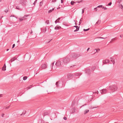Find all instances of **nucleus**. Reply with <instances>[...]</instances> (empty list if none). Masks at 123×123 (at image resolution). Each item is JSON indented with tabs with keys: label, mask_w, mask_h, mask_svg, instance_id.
<instances>
[{
	"label": "nucleus",
	"mask_w": 123,
	"mask_h": 123,
	"mask_svg": "<svg viewBox=\"0 0 123 123\" xmlns=\"http://www.w3.org/2000/svg\"><path fill=\"white\" fill-rule=\"evenodd\" d=\"M19 19L21 21H22L23 20V18H19Z\"/></svg>",
	"instance_id": "58836bf2"
},
{
	"label": "nucleus",
	"mask_w": 123,
	"mask_h": 123,
	"mask_svg": "<svg viewBox=\"0 0 123 123\" xmlns=\"http://www.w3.org/2000/svg\"><path fill=\"white\" fill-rule=\"evenodd\" d=\"M2 94H1V95H0V97H1L2 96Z\"/></svg>",
	"instance_id": "13d9d810"
},
{
	"label": "nucleus",
	"mask_w": 123,
	"mask_h": 123,
	"mask_svg": "<svg viewBox=\"0 0 123 123\" xmlns=\"http://www.w3.org/2000/svg\"><path fill=\"white\" fill-rule=\"evenodd\" d=\"M27 76H24L23 77V80H25L27 79Z\"/></svg>",
	"instance_id": "5701e85b"
},
{
	"label": "nucleus",
	"mask_w": 123,
	"mask_h": 123,
	"mask_svg": "<svg viewBox=\"0 0 123 123\" xmlns=\"http://www.w3.org/2000/svg\"><path fill=\"white\" fill-rule=\"evenodd\" d=\"M9 106H8V108H9Z\"/></svg>",
	"instance_id": "0e129e2a"
},
{
	"label": "nucleus",
	"mask_w": 123,
	"mask_h": 123,
	"mask_svg": "<svg viewBox=\"0 0 123 123\" xmlns=\"http://www.w3.org/2000/svg\"><path fill=\"white\" fill-rule=\"evenodd\" d=\"M90 29L89 28L88 29H84L83 30V31H88V30H89Z\"/></svg>",
	"instance_id": "c756f323"
},
{
	"label": "nucleus",
	"mask_w": 123,
	"mask_h": 123,
	"mask_svg": "<svg viewBox=\"0 0 123 123\" xmlns=\"http://www.w3.org/2000/svg\"><path fill=\"white\" fill-rule=\"evenodd\" d=\"M64 0H61V3H63V2Z\"/></svg>",
	"instance_id": "09e8293b"
},
{
	"label": "nucleus",
	"mask_w": 123,
	"mask_h": 123,
	"mask_svg": "<svg viewBox=\"0 0 123 123\" xmlns=\"http://www.w3.org/2000/svg\"><path fill=\"white\" fill-rule=\"evenodd\" d=\"M80 26L78 27V28H77L76 29V30H74V32H76L78 31L79 30Z\"/></svg>",
	"instance_id": "393cba45"
},
{
	"label": "nucleus",
	"mask_w": 123,
	"mask_h": 123,
	"mask_svg": "<svg viewBox=\"0 0 123 123\" xmlns=\"http://www.w3.org/2000/svg\"><path fill=\"white\" fill-rule=\"evenodd\" d=\"M49 113L48 112H44L43 114V116L44 117L46 115H48Z\"/></svg>",
	"instance_id": "9b49d317"
},
{
	"label": "nucleus",
	"mask_w": 123,
	"mask_h": 123,
	"mask_svg": "<svg viewBox=\"0 0 123 123\" xmlns=\"http://www.w3.org/2000/svg\"><path fill=\"white\" fill-rule=\"evenodd\" d=\"M96 108V107H91V108H92V109H93V108Z\"/></svg>",
	"instance_id": "6e6d98bb"
},
{
	"label": "nucleus",
	"mask_w": 123,
	"mask_h": 123,
	"mask_svg": "<svg viewBox=\"0 0 123 123\" xmlns=\"http://www.w3.org/2000/svg\"><path fill=\"white\" fill-rule=\"evenodd\" d=\"M51 40H50L49 42H48V43H49L50 42V41Z\"/></svg>",
	"instance_id": "052dcab7"
},
{
	"label": "nucleus",
	"mask_w": 123,
	"mask_h": 123,
	"mask_svg": "<svg viewBox=\"0 0 123 123\" xmlns=\"http://www.w3.org/2000/svg\"><path fill=\"white\" fill-rule=\"evenodd\" d=\"M61 60L62 61L63 64L68 63L71 60L69 56H67L61 59Z\"/></svg>",
	"instance_id": "f03ea898"
},
{
	"label": "nucleus",
	"mask_w": 123,
	"mask_h": 123,
	"mask_svg": "<svg viewBox=\"0 0 123 123\" xmlns=\"http://www.w3.org/2000/svg\"><path fill=\"white\" fill-rule=\"evenodd\" d=\"M26 0H20V3L23 5H25L26 4Z\"/></svg>",
	"instance_id": "39448f33"
},
{
	"label": "nucleus",
	"mask_w": 123,
	"mask_h": 123,
	"mask_svg": "<svg viewBox=\"0 0 123 123\" xmlns=\"http://www.w3.org/2000/svg\"><path fill=\"white\" fill-rule=\"evenodd\" d=\"M102 8L103 9H104L105 10H106L107 9V8L106 7L102 6Z\"/></svg>",
	"instance_id": "2f4dec72"
},
{
	"label": "nucleus",
	"mask_w": 123,
	"mask_h": 123,
	"mask_svg": "<svg viewBox=\"0 0 123 123\" xmlns=\"http://www.w3.org/2000/svg\"><path fill=\"white\" fill-rule=\"evenodd\" d=\"M86 105V104H85V105Z\"/></svg>",
	"instance_id": "774afa93"
},
{
	"label": "nucleus",
	"mask_w": 123,
	"mask_h": 123,
	"mask_svg": "<svg viewBox=\"0 0 123 123\" xmlns=\"http://www.w3.org/2000/svg\"><path fill=\"white\" fill-rule=\"evenodd\" d=\"M28 15H25L23 17V18H25V17L28 16Z\"/></svg>",
	"instance_id": "473e14b6"
},
{
	"label": "nucleus",
	"mask_w": 123,
	"mask_h": 123,
	"mask_svg": "<svg viewBox=\"0 0 123 123\" xmlns=\"http://www.w3.org/2000/svg\"><path fill=\"white\" fill-rule=\"evenodd\" d=\"M121 9H122L123 8V6H122V5H121Z\"/></svg>",
	"instance_id": "603ef678"
},
{
	"label": "nucleus",
	"mask_w": 123,
	"mask_h": 123,
	"mask_svg": "<svg viewBox=\"0 0 123 123\" xmlns=\"http://www.w3.org/2000/svg\"><path fill=\"white\" fill-rule=\"evenodd\" d=\"M89 111V110H85L84 112V114H86V113L88 112Z\"/></svg>",
	"instance_id": "f3484780"
},
{
	"label": "nucleus",
	"mask_w": 123,
	"mask_h": 123,
	"mask_svg": "<svg viewBox=\"0 0 123 123\" xmlns=\"http://www.w3.org/2000/svg\"><path fill=\"white\" fill-rule=\"evenodd\" d=\"M97 7H96V8H94V9L95 10H96V11H97Z\"/></svg>",
	"instance_id": "49530a36"
},
{
	"label": "nucleus",
	"mask_w": 123,
	"mask_h": 123,
	"mask_svg": "<svg viewBox=\"0 0 123 123\" xmlns=\"http://www.w3.org/2000/svg\"><path fill=\"white\" fill-rule=\"evenodd\" d=\"M74 27H75L76 28V29L77 28H78V26H74Z\"/></svg>",
	"instance_id": "de8ad7c7"
},
{
	"label": "nucleus",
	"mask_w": 123,
	"mask_h": 123,
	"mask_svg": "<svg viewBox=\"0 0 123 123\" xmlns=\"http://www.w3.org/2000/svg\"><path fill=\"white\" fill-rule=\"evenodd\" d=\"M117 89V86L115 85H112L110 86L109 88V89L113 91V92L116 91Z\"/></svg>",
	"instance_id": "20e7f679"
},
{
	"label": "nucleus",
	"mask_w": 123,
	"mask_h": 123,
	"mask_svg": "<svg viewBox=\"0 0 123 123\" xmlns=\"http://www.w3.org/2000/svg\"><path fill=\"white\" fill-rule=\"evenodd\" d=\"M63 25L66 26H68V25L67 23L65 22H64L63 23Z\"/></svg>",
	"instance_id": "b1692460"
},
{
	"label": "nucleus",
	"mask_w": 123,
	"mask_h": 123,
	"mask_svg": "<svg viewBox=\"0 0 123 123\" xmlns=\"http://www.w3.org/2000/svg\"><path fill=\"white\" fill-rule=\"evenodd\" d=\"M80 56V54H77L76 53H73L71 54V55L69 56V57L70 58H71V61L75 59Z\"/></svg>",
	"instance_id": "7ed1b4c3"
},
{
	"label": "nucleus",
	"mask_w": 123,
	"mask_h": 123,
	"mask_svg": "<svg viewBox=\"0 0 123 123\" xmlns=\"http://www.w3.org/2000/svg\"><path fill=\"white\" fill-rule=\"evenodd\" d=\"M96 38H102V39H104L105 38H103L102 37H97Z\"/></svg>",
	"instance_id": "ea45409f"
},
{
	"label": "nucleus",
	"mask_w": 123,
	"mask_h": 123,
	"mask_svg": "<svg viewBox=\"0 0 123 123\" xmlns=\"http://www.w3.org/2000/svg\"><path fill=\"white\" fill-rule=\"evenodd\" d=\"M103 6L102 5H100L99 6H98L97 7V8H98V7H102Z\"/></svg>",
	"instance_id": "7c9ffc66"
},
{
	"label": "nucleus",
	"mask_w": 123,
	"mask_h": 123,
	"mask_svg": "<svg viewBox=\"0 0 123 123\" xmlns=\"http://www.w3.org/2000/svg\"><path fill=\"white\" fill-rule=\"evenodd\" d=\"M95 68V67H94V68H94H94Z\"/></svg>",
	"instance_id": "69168bd1"
},
{
	"label": "nucleus",
	"mask_w": 123,
	"mask_h": 123,
	"mask_svg": "<svg viewBox=\"0 0 123 123\" xmlns=\"http://www.w3.org/2000/svg\"><path fill=\"white\" fill-rule=\"evenodd\" d=\"M19 42L18 41H17V42Z\"/></svg>",
	"instance_id": "338daca9"
},
{
	"label": "nucleus",
	"mask_w": 123,
	"mask_h": 123,
	"mask_svg": "<svg viewBox=\"0 0 123 123\" xmlns=\"http://www.w3.org/2000/svg\"><path fill=\"white\" fill-rule=\"evenodd\" d=\"M59 82V81H57L55 83V85H56L57 87H59L60 86L59 84L60 83Z\"/></svg>",
	"instance_id": "9d476101"
},
{
	"label": "nucleus",
	"mask_w": 123,
	"mask_h": 123,
	"mask_svg": "<svg viewBox=\"0 0 123 123\" xmlns=\"http://www.w3.org/2000/svg\"><path fill=\"white\" fill-rule=\"evenodd\" d=\"M3 17V16H2L1 17V18H2Z\"/></svg>",
	"instance_id": "bf43d9fd"
},
{
	"label": "nucleus",
	"mask_w": 123,
	"mask_h": 123,
	"mask_svg": "<svg viewBox=\"0 0 123 123\" xmlns=\"http://www.w3.org/2000/svg\"><path fill=\"white\" fill-rule=\"evenodd\" d=\"M101 22V21L100 20H99L98 21L96 22V24H100Z\"/></svg>",
	"instance_id": "412c9836"
},
{
	"label": "nucleus",
	"mask_w": 123,
	"mask_h": 123,
	"mask_svg": "<svg viewBox=\"0 0 123 123\" xmlns=\"http://www.w3.org/2000/svg\"><path fill=\"white\" fill-rule=\"evenodd\" d=\"M63 119L65 120H66L67 119V118L66 117H64L63 118Z\"/></svg>",
	"instance_id": "c9c22d12"
},
{
	"label": "nucleus",
	"mask_w": 123,
	"mask_h": 123,
	"mask_svg": "<svg viewBox=\"0 0 123 123\" xmlns=\"http://www.w3.org/2000/svg\"><path fill=\"white\" fill-rule=\"evenodd\" d=\"M59 28H61V27H55V30L58 29H59Z\"/></svg>",
	"instance_id": "a878e982"
},
{
	"label": "nucleus",
	"mask_w": 123,
	"mask_h": 123,
	"mask_svg": "<svg viewBox=\"0 0 123 123\" xmlns=\"http://www.w3.org/2000/svg\"><path fill=\"white\" fill-rule=\"evenodd\" d=\"M45 23L47 24H48L49 23V21L48 20H47L46 21Z\"/></svg>",
	"instance_id": "c85d7f7f"
},
{
	"label": "nucleus",
	"mask_w": 123,
	"mask_h": 123,
	"mask_svg": "<svg viewBox=\"0 0 123 123\" xmlns=\"http://www.w3.org/2000/svg\"><path fill=\"white\" fill-rule=\"evenodd\" d=\"M5 115V114H4V113H3V114H2V115H1V116L2 117H5V116H4Z\"/></svg>",
	"instance_id": "4c0bfd02"
},
{
	"label": "nucleus",
	"mask_w": 123,
	"mask_h": 123,
	"mask_svg": "<svg viewBox=\"0 0 123 123\" xmlns=\"http://www.w3.org/2000/svg\"><path fill=\"white\" fill-rule=\"evenodd\" d=\"M107 92V90L106 89H104L101 90V93L102 94H104L105 93Z\"/></svg>",
	"instance_id": "6e6552de"
},
{
	"label": "nucleus",
	"mask_w": 123,
	"mask_h": 123,
	"mask_svg": "<svg viewBox=\"0 0 123 123\" xmlns=\"http://www.w3.org/2000/svg\"><path fill=\"white\" fill-rule=\"evenodd\" d=\"M15 59L14 58H12L11 60L9 61V62L10 63V62H12L13 61H14L15 60ZM10 65H11L10 63Z\"/></svg>",
	"instance_id": "2eb2a0df"
},
{
	"label": "nucleus",
	"mask_w": 123,
	"mask_h": 123,
	"mask_svg": "<svg viewBox=\"0 0 123 123\" xmlns=\"http://www.w3.org/2000/svg\"><path fill=\"white\" fill-rule=\"evenodd\" d=\"M123 36V35H120V37H122Z\"/></svg>",
	"instance_id": "864d4df0"
},
{
	"label": "nucleus",
	"mask_w": 123,
	"mask_h": 123,
	"mask_svg": "<svg viewBox=\"0 0 123 123\" xmlns=\"http://www.w3.org/2000/svg\"><path fill=\"white\" fill-rule=\"evenodd\" d=\"M112 62L113 64H114L115 63V62L114 61V60H113L112 61Z\"/></svg>",
	"instance_id": "a18cd8bd"
},
{
	"label": "nucleus",
	"mask_w": 123,
	"mask_h": 123,
	"mask_svg": "<svg viewBox=\"0 0 123 123\" xmlns=\"http://www.w3.org/2000/svg\"><path fill=\"white\" fill-rule=\"evenodd\" d=\"M82 18H81L80 20V21L79 22V25H80V24H81V22H82V20H81V19H82Z\"/></svg>",
	"instance_id": "bb28decb"
},
{
	"label": "nucleus",
	"mask_w": 123,
	"mask_h": 123,
	"mask_svg": "<svg viewBox=\"0 0 123 123\" xmlns=\"http://www.w3.org/2000/svg\"><path fill=\"white\" fill-rule=\"evenodd\" d=\"M84 9H85V8H84L83 9H82V14H83L84 13Z\"/></svg>",
	"instance_id": "72a5a7b5"
},
{
	"label": "nucleus",
	"mask_w": 123,
	"mask_h": 123,
	"mask_svg": "<svg viewBox=\"0 0 123 123\" xmlns=\"http://www.w3.org/2000/svg\"><path fill=\"white\" fill-rule=\"evenodd\" d=\"M32 32H33L31 30V31L30 32V33L31 34L32 33Z\"/></svg>",
	"instance_id": "4d7b16f0"
},
{
	"label": "nucleus",
	"mask_w": 123,
	"mask_h": 123,
	"mask_svg": "<svg viewBox=\"0 0 123 123\" xmlns=\"http://www.w3.org/2000/svg\"><path fill=\"white\" fill-rule=\"evenodd\" d=\"M2 1V0H0V2L1 1Z\"/></svg>",
	"instance_id": "e2e57ef3"
},
{
	"label": "nucleus",
	"mask_w": 123,
	"mask_h": 123,
	"mask_svg": "<svg viewBox=\"0 0 123 123\" xmlns=\"http://www.w3.org/2000/svg\"><path fill=\"white\" fill-rule=\"evenodd\" d=\"M26 111H24L20 115V116H22L23 115H24L26 113Z\"/></svg>",
	"instance_id": "a211bd4d"
},
{
	"label": "nucleus",
	"mask_w": 123,
	"mask_h": 123,
	"mask_svg": "<svg viewBox=\"0 0 123 123\" xmlns=\"http://www.w3.org/2000/svg\"><path fill=\"white\" fill-rule=\"evenodd\" d=\"M16 9H19V8H18V6L16 7Z\"/></svg>",
	"instance_id": "3c124183"
},
{
	"label": "nucleus",
	"mask_w": 123,
	"mask_h": 123,
	"mask_svg": "<svg viewBox=\"0 0 123 123\" xmlns=\"http://www.w3.org/2000/svg\"><path fill=\"white\" fill-rule=\"evenodd\" d=\"M56 0H52V2H55L56 1Z\"/></svg>",
	"instance_id": "37998d69"
},
{
	"label": "nucleus",
	"mask_w": 123,
	"mask_h": 123,
	"mask_svg": "<svg viewBox=\"0 0 123 123\" xmlns=\"http://www.w3.org/2000/svg\"><path fill=\"white\" fill-rule=\"evenodd\" d=\"M96 50V51L95 52V53H94V54H95L96 52H97L98 51H99L100 50V49H95L94 50Z\"/></svg>",
	"instance_id": "cd10ccee"
},
{
	"label": "nucleus",
	"mask_w": 123,
	"mask_h": 123,
	"mask_svg": "<svg viewBox=\"0 0 123 123\" xmlns=\"http://www.w3.org/2000/svg\"><path fill=\"white\" fill-rule=\"evenodd\" d=\"M4 12H6V13L7 12H8V10H6Z\"/></svg>",
	"instance_id": "c03bdc74"
},
{
	"label": "nucleus",
	"mask_w": 123,
	"mask_h": 123,
	"mask_svg": "<svg viewBox=\"0 0 123 123\" xmlns=\"http://www.w3.org/2000/svg\"><path fill=\"white\" fill-rule=\"evenodd\" d=\"M62 61L61 60V59H60L59 60L57 61V62H56L55 64V65L54 66V67L53 66L54 63V62L52 63L51 65V67H52V69L55 70L57 68V67L58 66H60L62 65H63L64 64L63 63V62L62 63Z\"/></svg>",
	"instance_id": "f257e3e1"
},
{
	"label": "nucleus",
	"mask_w": 123,
	"mask_h": 123,
	"mask_svg": "<svg viewBox=\"0 0 123 123\" xmlns=\"http://www.w3.org/2000/svg\"><path fill=\"white\" fill-rule=\"evenodd\" d=\"M81 73H76L75 74V75L76 76H78L81 75Z\"/></svg>",
	"instance_id": "4be33fe9"
},
{
	"label": "nucleus",
	"mask_w": 123,
	"mask_h": 123,
	"mask_svg": "<svg viewBox=\"0 0 123 123\" xmlns=\"http://www.w3.org/2000/svg\"><path fill=\"white\" fill-rule=\"evenodd\" d=\"M47 66L46 64H42L41 66V68L42 69H44L46 68Z\"/></svg>",
	"instance_id": "0eeeda50"
},
{
	"label": "nucleus",
	"mask_w": 123,
	"mask_h": 123,
	"mask_svg": "<svg viewBox=\"0 0 123 123\" xmlns=\"http://www.w3.org/2000/svg\"><path fill=\"white\" fill-rule=\"evenodd\" d=\"M83 2V0H81L80 1H78L77 2V3H80V2ZM77 3V2H74L73 1H72L70 3H71V5H74V3Z\"/></svg>",
	"instance_id": "423d86ee"
},
{
	"label": "nucleus",
	"mask_w": 123,
	"mask_h": 123,
	"mask_svg": "<svg viewBox=\"0 0 123 123\" xmlns=\"http://www.w3.org/2000/svg\"><path fill=\"white\" fill-rule=\"evenodd\" d=\"M37 0H36L34 2V3H33V4L34 5H35V3H37Z\"/></svg>",
	"instance_id": "a19ab883"
},
{
	"label": "nucleus",
	"mask_w": 123,
	"mask_h": 123,
	"mask_svg": "<svg viewBox=\"0 0 123 123\" xmlns=\"http://www.w3.org/2000/svg\"><path fill=\"white\" fill-rule=\"evenodd\" d=\"M54 10V8H53L51 10H49V11L48 12V13H49L51 12L52 11H53Z\"/></svg>",
	"instance_id": "6ab92c4d"
},
{
	"label": "nucleus",
	"mask_w": 123,
	"mask_h": 123,
	"mask_svg": "<svg viewBox=\"0 0 123 123\" xmlns=\"http://www.w3.org/2000/svg\"><path fill=\"white\" fill-rule=\"evenodd\" d=\"M60 19V18H58L56 20L55 22V24H56L57 23H59V21Z\"/></svg>",
	"instance_id": "dca6fc26"
},
{
	"label": "nucleus",
	"mask_w": 123,
	"mask_h": 123,
	"mask_svg": "<svg viewBox=\"0 0 123 123\" xmlns=\"http://www.w3.org/2000/svg\"><path fill=\"white\" fill-rule=\"evenodd\" d=\"M72 75L71 74H69L68 75V79H70L72 77Z\"/></svg>",
	"instance_id": "ddd939ff"
},
{
	"label": "nucleus",
	"mask_w": 123,
	"mask_h": 123,
	"mask_svg": "<svg viewBox=\"0 0 123 123\" xmlns=\"http://www.w3.org/2000/svg\"><path fill=\"white\" fill-rule=\"evenodd\" d=\"M6 66L5 64L4 65L3 67L2 68V70L3 71H5L6 70Z\"/></svg>",
	"instance_id": "4468645a"
},
{
	"label": "nucleus",
	"mask_w": 123,
	"mask_h": 123,
	"mask_svg": "<svg viewBox=\"0 0 123 123\" xmlns=\"http://www.w3.org/2000/svg\"><path fill=\"white\" fill-rule=\"evenodd\" d=\"M90 49V48H88L87 49V51H88Z\"/></svg>",
	"instance_id": "5fc2aeb1"
},
{
	"label": "nucleus",
	"mask_w": 123,
	"mask_h": 123,
	"mask_svg": "<svg viewBox=\"0 0 123 123\" xmlns=\"http://www.w3.org/2000/svg\"><path fill=\"white\" fill-rule=\"evenodd\" d=\"M15 46V44H13L12 45V49L13 48H14V47Z\"/></svg>",
	"instance_id": "79ce46f5"
},
{
	"label": "nucleus",
	"mask_w": 123,
	"mask_h": 123,
	"mask_svg": "<svg viewBox=\"0 0 123 123\" xmlns=\"http://www.w3.org/2000/svg\"><path fill=\"white\" fill-rule=\"evenodd\" d=\"M111 4H112V3L111 2H110L109 4H108L107 6H111Z\"/></svg>",
	"instance_id": "e433bc0d"
},
{
	"label": "nucleus",
	"mask_w": 123,
	"mask_h": 123,
	"mask_svg": "<svg viewBox=\"0 0 123 123\" xmlns=\"http://www.w3.org/2000/svg\"><path fill=\"white\" fill-rule=\"evenodd\" d=\"M8 50V49H6V51H7Z\"/></svg>",
	"instance_id": "680f3d73"
},
{
	"label": "nucleus",
	"mask_w": 123,
	"mask_h": 123,
	"mask_svg": "<svg viewBox=\"0 0 123 123\" xmlns=\"http://www.w3.org/2000/svg\"><path fill=\"white\" fill-rule=\"evenodd\" d=\"M90 69H88L86 70V73H87L88 74H90Z\"/></svg>",
	"instance_id": "f8f14e48"
},
{
	"label": "nucleus",
	"mask_w": 123,
	"mask_h": 123,
	"mask_svg": "<svg viewBox=\"0 0 123 123\" xmlns=\"http://www.w3.org/2000/svg\"><path fill=\"white\" fill-rule=\"evenodd\" d=\"M75 65H73V66H71V67H74Z\"/></svg>",
	"instance_id": "8fccbe9b"
},
{
	"label": "nucleus",
	"mask_w": 123,
	"mask_h": 123,
	"mask_svg": "<svg viewBox=\"0 0 123 123\" xmlns=\"http://www.w3.org/2000/svg\"><path fill=\"white\" fill-rule=\"evenodd\" d=\"M110 59H111V62L113 60H114V59H113L112 57H111L110 58Z\"/></svg>",
	"instance_id": "f704fd0d"
},
{
	"label": "nucleus",
	"mask_w": 123,
	"mask_h": 123,
	"mask_svg": "<svg viewBox=\"0 0 123 123\" xmlns=\"http://www.w3.org/2000/svg\"><path fill=\"white\" fill-rule=\"evenodd\" d=\"M110 62V61L108 60H104L103 61V63L104 64H106V63H109Z\"/></svg>",
	"instance_id": "1a4fd4ad"
},
{
	"label": "nucleus",
	"mask_w": 123,
	"mask_h": 123,
	"mask_svg": "<svg viewBox=\"0 0 123 123\" xmlns=\"http://www.w3.org/2000/svg\"><path fill=\"white\" fill-rule=\"evenodd\" d=\"M46 28H45L44 29H42V32H43L45 33V32L46 31Z\"/></svg>",
	"instance_id": "aec40b11"
}]
</instances>
